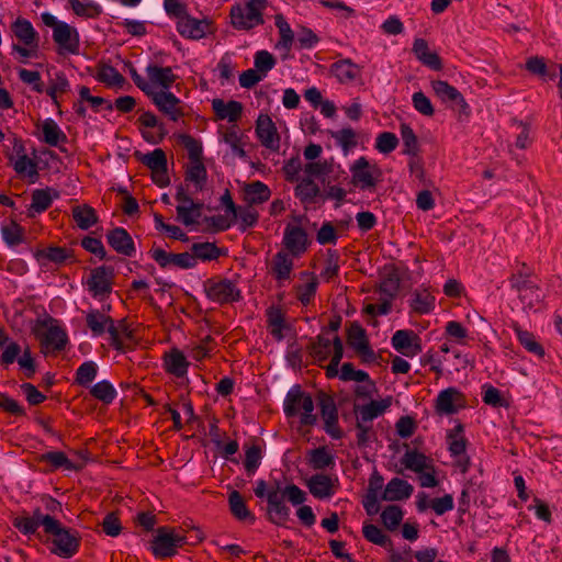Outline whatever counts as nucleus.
Masks as SVG:
<instances>
[{"label": "nucleus", "mask_w": 562, "mask_h": 562, "mask_svg": "<svg viewBox=\"0 0 562 562\" xmlns=\"http://www.w3.org/2000/svg\"><path fill=\"white\" fill-rule=\"evenodd\" d=\"M86 325L93 337L109 335L111 345L116 351L131 349L135 340L133 331L124 321L114 322L103 311L91 308L86 313Z\"/></svg>", "instance_id": "f257e3e1"}, {"label": "nucleus", "mask_w": 562, "mask_h": 562, "mask_svg": "<svg viewBox=\"0 0 562 562\" xmlns=\"http://www.w3.org/2000/svg\"><path fill=\"white\" fill-rule=\"evenodd\" d=\"M266 498L269 520L274 525L284 526L290 518V508L283 503V498H286L293 506H297L306 502L307 495L295 484H288L283 488L277 484L276 487L268 491Z\"/></svg>", "instance_id": "f03ea898"}, {"label": "nucleus", "mask_w": 562, "mask_h": 562, "mask_svg": "<svg viewBox=\"0 0 562 562\" xmlns=\"http://www.w3.org/2000/svg\"><path fill=\"white\" fill-rule=\"evenodd\" d=\"M342 353H334L333 359L326 367V375L328 378L338 376L342 381H355L358 385L355 387V394L359 398H371L376 391L374 382L370 379L369 374L363 370H357L350 362L342 363L339 369V363Z\"/></svg>", "instance_id": "7ed1b4c3"}, {"label": "nucleus", "mask_w": 562, "mask_h": 562, "mask_svg": "<svg viewBox=\"0 0 562 562\" xmlns=\"http://www.w3.org/2000/svg\"><path fill=\"white\" fill-rule=\"evenodd\" d=\"M268 7V0H245L231 8L229 16L234 29L250 31L265 23L263 12Z\"/></svg>", "instance_id": "20e7f679"}, {"label": "nucleus", "mask_w": 562, "mask_h": 562, "mask_svg": "<svg viewBox=\"0 0 562 562\" xmlns=\"http://www.w3.org/2000/svg\"><path fill=\"white\" fill-rule=\"evenodd\" d=\"M283 411L288 417L300 416V422L303 426H313L317 422L312 396L302 391L299 385H294L286 393Z\"/></svg>", "instance_id": "39448f33"}, {"label": "nucleus", "mask_w": 562, "mask_h": 562, "mask_svg": "<svg viewBox=\"0 0 562 562\" xmlns=\"http://www.w3.org/2000/svg\"><path fill=\"white\" fill-rule=\"evenodd\" d=\"M41 20L46 26L53 29V40L58 45L60 53L79 54L80 36L76 27L57 20L49 12L41 13Z\"/></svg>", "instance_id": "423d86ee"}, {"label": "nucleus", "mask_w": 562, "mask_h": 562, "mask_svg": "<svg viewBox=\"0 0 562 562\" xmlns=\"http://www.w3.org/2000/svg\"><path fill=\"white\" fill-rule=\"evenodd\" d=\"M54 526L47 531L52 539L50 552L63 559H70L79 551L81 537L77 530L66 528L54 518Z\"/></svg>", "instance_id": "0eeeda50"}, {"label": "nucleus", "mask_w": 562, "mask_h": 562, "mask_svg": "<svg viewBox=\"0 0 562 562\" xmlns=\"http://www.w3.org/2000/svg\"><path fill=\"white\" fill-rule=\"evenodd\" d=\"M186 543V537L173 528L160 527L156 531L150 550L156 558L166 559L177 554Z\"/></svg>", "instance_id": "6e6552de"}, {"label": "nucleus", "mask_w": 562, "mask_h": 562, "mask_svg": "<svg viewBox=\"0 0 562 562\" xmlns=\"http://www.w3.org/2000/svg\"><path fill=\"white\" fill-rule=\"evenodd\" d=\"M351 182L360 190H372L381 180L382 171L364 156L356 159L350 166Z\"/></svg>", "instance_id": "1a4fd4ad"}, {"label": "nucleus", "mask_w": 562, "mask_h": 562, "mask_svg": "<svg viewBox=\"0 0 562 562\" xmlns=\"http://www.w3.org/2000/svg\"><path fill=\"white\" fill-rule=\"evenodd\" d=\"M267 328L277 341H291L295 337L293 321L279 306H270L266 311Z\"/></svg>", "instance_id": "9d476101"}, {"label": "nucleus", "mask_w": 562, "mask_h": 562, "mask_svg": "<svg viewBox=\"0 0 562 562\" xmlns=\"http://www.w3.org/2000/svg\"><path fill=\"white\" fill-rule=\"evenodd\" d=\"M35 334L45 348L61 350L67 342V334L57 321L48 318L36 324Z\"/></svg>", "instance_id": "9b49d317"}, {"label": "nucleus", "mask_w": 562, "mask_h": 562, "mask_svg": "<svg viewBox=\"0 0 562 562\" xmlns=\"http://www.w3.org/2000/svg\"><path fill=\"white\" fill-rule=\"evenodd\" d=\"M203 286L207 299L218 304L235 302L240 297L236 283L229 279H209Z\"/></svg>", "instance_id": "f8f14e48"}, {"label": "nucleus", "mask_w": 562, "mask_h": 562, "mask_svg": "<svg viewBox=\"0 0 562 562\" xmlns=\"http://www.w3.org/2000/svg\"><path fill=\"white\" fill-rule=\"evenodd\" d=\"M113 269L101 266L91 270L86 281L89 293L100 301H103L112 292Z\"/></svg>", "instance_id": "ddd939ff"}, {"label": "nucleus", "mask_w": 562, "mask_h": 562, "mask_svg": "<svg viewBox=\"0 0 562 562\" xmlns=\"http://www.w3.org/2000/svg\"><path fill=\"white\" fill-rule=\"evenodd\" d=\"M12 524L24 536H33L41 526L45 533L50 531V527L54 526V517L44 514L41 508H36L31 516L21 515L14 517Z\"/></svg>", "instance_id": "4468645a"}, {"label": "nucleus", "mask_w": 562, "mask_h": 562, "mask_svg": "<svg viewBox=\"0 0 562 562\" xmlns=\"http://www.w3.org/2000/svg\"><path fill=\"white\" fill-rule=\"evenodd\" d=\"M311 241L306 231L293 224H288L283 231L282 245L285 252L300 258L308 249Z\"/></svg>", "instance_id": "2eb2a0df"}, {"label": "nucleus", "mask_w": 562, "mask_h": 562, "mask_svg": "<svg viewBox=\"0 0 562 562\" xmlns=\"http://www.w3.org/2000/svg\"><path fill=\"white\" fill-rule=\"evenodd\" d=\"M8 159L18 175L29 177L32 180L38 176L37 164L26 155L25 146L21 139L14 138L13 150L8 155Z\"/></svg>", "instance_id": "dca6fc26"}, {"label": "nucleus", "mask_w": 562, "mask_h": 562, "mask_svg": "<svg viewBox=\"0 0 562 562\" xmlns=\"http://www.w3.org/2000/svg\"><path fill=\"white\" fill-rule=\"evenodd\" d=\"M318 405L324 420V430L333 439H340L342 431L338 425V409L334 397L326 393H321L318 395Z\"/></svg>", "instance_id": "f3484780"}, {"label": "nucleus", "mask_w": 562, "mask_h": 562, "mask_svg": "<svg viewBox=\"0 0 562 562\" xmlns=\"http://www.w3.org/2000/svg\"><path fill=\"white\" fill-rule=\"evenodd\" d=\"M431 88L436 95L448 106L462 114H469L470 108L461 92L443 80H435Z\"/></svg>", "instance_id": "a211bd4d"}, {"label": "nucleus", "mask_w": 562, "mask_h": 562, "mask_svg": "<svg viewBox=\"0 0 562 562\" xmlns=\"http://www.w3.org/2000/svg\"><path fill=\"white\" fill-rule=\"evenodd\" d=\"M175 198L179 202L176 209L178 221L186 226L195 224L201 215L202 204L194 202L182 186L178 188Z\"/></svg>", "instance_id": "6ab92c4d"}, {"label": "nucleus", "mask_w": 562, "mask_h": 562, "mask_svg": "<svg viewBox=\"0 0 562 562\" xmlns=\"http://www.w3.org/2000/svg\"><path fill=\"white\" fill-rule=\"evenodd\" d=\"M145 72L147 75V83H149V93H145L146 95H151L153 93H157L159 90H170L173 83L177 80V76L173 74L171 67H160L155 64L147 65Z\"/></svg>", "instance_id": "aec40b11"}, {"label": "nucleus", "mask_w": 562, "mask_h": 562, "mask_svg": "<svg viewBox=\"0 0 562 562\" xmlns=\"http://www.w3.org/2000/svg\"><path fill=\"white\" fill-rule=\"evenodd\" d=\"M256 136L260 144L277 153L280 149V135L277 131L276 124L267 114H260L256 121Z\"/></svg>", "instance_id": "412c9836"}, {"label": "nucleus", "mask_w": 562, "mask_h": 562, "mask_svg": "<svg viewBox=\"0 0 562 562\" xmlns=\"http://www.w3.org/2000/svg\"><path fill=\"white\" fill-rule=\"evenodd\" d=\"M147 97L170 121L177 122L183 115V111L180 108L181 100L170 90H159L157 93Z\"/></svg>", "instance_id": "4be33fe9"}, {"label": "nucleus", "mask_w": 562, "mask_h": 562, "mask_svg": "<svg viewBox=\"0 0 562 562\" xmlns=\"http://www.w3.org/2000/svg\"><path fill=\"white\" fill-rule=\"evenodd\" d=\"M150 257L164 269L176 267L179 269H192L195 261L190 252L172 254L161 248H153L149 251Z\"/></svg>", "instance_id": "5701e85b"}, {"label": "nucleus", "mask_w": 562, "mask_h": 562, "mask_svg": "<svg viewBox=\"0 0 562 562\" xmlns=\"http://www.w3.org/2000/svg\"><path fill=\"white\" fill-rule=\"evenodd\" d=\"M467 438L464 436V427L457 424L452 429L447 432V445L450 454L458 459V464L467 471L469 465V458L467 457Z\"/></svg>", "instance_id": "b1692460"}, {"label": "nucleus", "mask_w": 562, "mask_h": 562, "mask_svg": "<svg viewBox=\"0 0 562 562\" xmlns=\"http://www.w3.org/2000/svg\"><path fill=\"white\" fill-rule=\"evenodd\" d=\"M177 31L183 37L201 40L212 32V24L207 19H196L186 14L177 22Z\"/></svg>", "instance_id": "393cba45"}, {"label": "nucleus", "mask_w": 562, "mask_h": 562, "mask_svg": "<svg viewBox=\"0 0 562 562\" xmlns=\"http://www.w3.org/2000/svg\"><path fill=\"white\" fill-rule=\"evenodd\" d=\"M464 406L462 393L456 387H448L439 392L436 398V412L439 415H453Z\"/></svg>", "instance_id": "a878e982"}, {"label": "nucleus", "mask_w": 562, "mask_h": 562, "mask_svg": "<svg viewBox=\"0 0 562 562\" xmlns=\"http://www.w3.org/2000/svg\"><path fill=\"white\" fill-rule=\"evenodd\" d=\"M294 258V256L285 252V250H280L273 256L269 270L278 283L282 284L291 279Z\"/></svg>", "instance_id": "bb28decb"}, {"label": "nucleus", "mask_w": 562, "mask_h": 562, "mask_svg": "<svg viewBox=\"0 0 562 562\" xmlns=\"http://www.w3.org/2000/svg\"><path fill=\"white\" fill-rule=\"evenodd\" d=\"M108 244L119 254L132 257L135 255V245L128 232L123 227H115L106 234Z\"/></svg>", "instance_id": "cd10ccee"}, {"label": "nucleus", "mask_w": 562, "mask_h": 562, "mask_svg": "<svg viewBox=\"0 0 562 562\" xmlns=\"http://www.w3.org/2000/svg\"><path fill=\"white\" fill-rule=\"evenodd\" d=\"M11 30L21 44L27 47H38V33L29 20L24 18H18L11 24Z\"/></svg>", "instance_id": "c85d7f7f"}, {"label": "nucleus", "mask_w": 562, "mask_h": 562, "mask_svg": "<svg viewBox=\"0 0 562 562\" xmlns=\"http://www.w3.org/2000/svg\"><path fill=\"white\" fill-rule=\"evenodd\" d=\"M414 492V487L406 480L400 477H393L385 485L382 499L386 502H398L411 497Z\"/></svg>", "instance_id": "c756f323"}, {"label": "nucleus", "mask_w": 562, "mask_h": 562, "mask_svg": "<svg viewBox=\"0 0 562 562\" xmlns=\"http://www.w3.org/2000/svg\"><path fill=\"white\" fill-rule=\"evenodd\" d=\"M392 347L397 350L420 351L422 338L412 329L396 330L391 338Z\"/></svg>", "instance_id": "7c9ffc66"}, {"label": "nucleus", "mask_w": 562, "mask_h": 562, "mask_svg": "<svg viewBox=\"0 0 562 562\" xmlns=\"http://www.w3.org/2000/svg\"><path fill=\"white\" fill-rule=\"evenodd\" d=\"M409 306L416 314H429L435 310L436 299L427 288H417L412 292Z\"/></svg>", "instance_id": "2f4dec72"}, {"label": "nucleus", "mask_w": 562, "mask_h": 562, "mask_svg": "<svg viewBox=\"0 0 562 562\" xmlns=\"http://www.w3.org/2000/svg\"><path fill=\"white\" fill-rule=\"evenodd\" d=\"M212 109L218 120H227L231 123L237 122L243 113V104L235 100L225 102L222 99H213Z\"/></svg>", "instance_id": "473e14b6"}, {"label": "nucleus", "mask_w": 562, "mask_h": 562, "mask_svg": "<svg viewBox=\"0 0 562 562\" xmlns=\"http://www.w3.org/2000/svg\"><path fill=\"white\" fill-rule=\"evenodd\" d=\"M190 254L194 256L193 259L196 266L199 260L203 262L217 260L221 256H224L226 251L217 247L214 243L200 241L192 244Z\"/></svg>", "instance_id": "72a5a7b5"}, {"label": "nucleus", "mask_w": 562, "mask_h": 562, "mask_svg": "<svg viewBox=\"0 0 562 562\" xmlns=\"http://www.w3.org/2000/svg\"><path fill=\"white\" fill-rule=\"evenodd\" d=\"M331 72L340 83H350L361 74L360 67L351 59H340L331 65Z\"/></svg>", "instance_id": "f704fd0d"}, {"label": "nucleus", "mask_w": 562, "mask_h": 562, "mask_svg": "<svg viewBox=\"0 0 562 562\" xmlns=\"http://www.w3.org/2000/svg\"><path fill=\"white\" fill-rule=\"evenodd\" d=\"M391 406V398H383L380 401H371L366 405H356L355 412L357 414V418L362 422H372L373 419L381 416L389 407Z\"/></svg>", "instance_id": "c9c22d12"}, {"label": "nucleus", "mask_w": 562, "mask_h": 562, "mask_svg": "<svg viewBox=\"0 0 562 562\" xmlns=\"http://www.w3.org/2000/svg\"><path fill=\"white\" fill-rule=\"evenodd\" d=\"M72 218L78 228L88 231L99 222L95 210L89 204L75 205L71 209Z\"/></svg>", "instance_id": "e433bc0d"}, {"label": "nucleus", "mask_w": 562, "mask_h": 562, "mask_svg": "<svg viewBox=\"0 0 562 562\" xmlns=\"http://www.w3.org/2000/svg\"><path fill=\"white\" fill-rule=\"evenodd\" d=\"M228 504L232 515L239 521L254 524L255 515L248 509L246 502L238 491H232L228 495Z\"/></svg>", "instance_id": "4c0bfd02"}, {"label": "nucleus", "mask_w": 562, "mask_h": 562, "mask_svg": "<svg viewBox=\"0 0 562 562\" xmlns=\"http://www.w3.org/2000/svg\"><path fill=\"white\" fill-rule=\"evenodd\" d=\"M80 458L81 461L79 463H75L61 451H49L41 457L42 461L50 463L53 468H64L69 471H78L82 469L87 462V457L83 453H80Z\"/></svg>", "instance_id": "58836bf2"}, {"label": "nucleus", "mask_w": 562, "mask_h": 562, "mask_svg": "<svg viewBox=\"0 0 562 562\" xmlns=\"http://www.w3.org/2000/svg\"><path fill=\"white\" fill-rule=\"evenodd\" d=\"M162 360V366L167 373L179 379L187 375L190 362L184 357V353H165Z\"/></svg>", "instance_id": "ea45409f"}, {"label": "nucleus", "mask_w": 562, "mask_h": 562, "mask_svg": "<svg viewBox=\"0 0 562 562\" xmlns=\"http://www.w3.org/2000/svg\"><path fill=\"white\" fill-rule=\"evenodd\" d=\"M59 196L58 192L50 189H36L32 193L30 212L41 214L45 212L53 203L54 199Z\"/></svg>", "instance_id": "a19ab883"}, {"label": "nucleus", "mask_w": 562, "mask_h": 562, "mask_svg": "<svg viewBox=\"0 0 562 562\" xmlns=\"http://www.w3.org/2000/svg\"><path fill=\"white\" fill-rule=\"evenodd\" d=\"M271 191L261 181H254L244 189V200L249 204H261L270 199Z\"/></svg>", "instance_id": "79ce46f5"}, {"label": "nucleus", "mask_w": 562, "mask_h": 562, "mask_svg": "<svg viewBox=\"0 0 562 562\" xmlns=\"http://www.w3.org/2000/svg\"><path fill=\"white\" fill-rule=\"evenodd\" d=\"M207 179L206 168L202 160L190 161L186 170L184 180L188 183L193 184L195 192L202 191L205 187Z\"/></svg>", "instance_id": "37998d69"}, {"label": "nucleus", "mask_w": 562, "mask_h": 562, "mask_svg": "<svg viewBox=\"0 0 562 562\" xmlns=\"http://www.w3.org/2000/svg\"><path fill=\"white\" fill-rule=\"evenodd\" d=\"M35 258L42 266H46L47 262L63 265L68 258H70V252L64 247L53 246L37 250L35 252Z\"/></svg>", "instance_id": "c03bdc74"}, {"label": "nucleus", "mask_w": 562, "mask_h": 562, "mask_svg": "<svg viewBox=\"0 0 562 562\" xmlns=\"http://www.w3.org/2000/svg\"><path fill=\"white\" fill-rule=\"evenodd\" d=\"M307 486L311 494L319 499L328 498L334 494L331 480L324 474L313 475L310 479Z\"/></svg>", "instance_id": "a18cd8bd"}, {"label": "nucleus", "mask_w": 562, "mask_h": 562, "mask_svg": "<svg viewBox=\"0 0 562 562\" xmlns=\"http://www.w3.org/2000/svg\"><path fill=\"white\" fill-rule=\"evenodd\" d=\"M347 341L355 351H370L366 330L358 323H352L348 327Z\"/></svg>", "instance_id": "49530a36"}, {"label": "nucleus", "mask_w": 562, "mask_h": 562, "mask_svg": "<svg viewBox=\"0 0 562 562\" xmlns=\"http://www.w3.org/2000/svg\"><path fill=\"white\" fill-rule=\"evenodd\" d=\"M69 81L63 71H56L53 77L49 78L48 87L44 92L50 97L53 103L59 108L58 94L66 92L69 89Z\"/></svg>", "instance_id": "de8ad7c7"}, {"label": "nucleus", "mask_w": 562, "mask_h": 562, "mask_svg": "<svg viewBox=\"0 0 562 562\" xmlns=\"http://www.w3.org/2000/svg\"><path fill=\"white\" fill-rule=\"evenodd\" d=\"M97 79L105 86L114 89H123L127 85L126 79L112 66L103 65L100 67Z\"/></svg>", "instance_id": "09e8293b"}, {"label": "nucleus", "mask_w": 562, "mask_h": 562, "mask_svg": "<svg viewBox=\"0 0 562 562\" xmlns=\"http://www.w3.org/2000/svg\"><path fill=\"white\" fill-rule=\"evenodd\" d=\"M402 464L416 473L431 468L430 459L416 450H407L402 458Z\"/></svg>", "instance_id": "8fccbe9b"}, {"label": "nucleus", "mask_w": 562, "mask_h": 562, "mask_svg": "<svg viewBox=\"0 0 562 562\" xmlns=\"http://www.w3.org/2000/svg\"><path fill=\"white\" fill-rule=\"evenodd\" d=\"M44 142L49 146H57L66 140L65 133L53 119H46L42 125Z\"/></svg>", "instance_id": "3c124183"}, {"label": "nucleus", "mask_w": 562, "mask_h": 562, "mask_svg": "<svg viewBox=\"0 0 562 562\" xmlns=\"http://www.w3.org/2000/svg\"><path fill=\"white\" fill-rule=\"evenodd\" d=\"M329 135L336 140L337 145L344 150L345 154L355 148L358 144L357 134L351 127L330 131Z\"/></svg>", "instance_id": "603ef678"}, {"label": "nucleus", "mask_w": 562, "mask_h": 562, "mask_svg": "<svg viewBox=\"0 0 562 562\" xmlns=\"http://www.w3.org/2000/svg\"><path fill=\"white\" fill-rule=\"evenodd\" d=\"M403 518L404 512L397 505H389L381 513L382 524L390 531L396 530Z\"/></svg>", "instance_id": "864d4df0"}, {"label": "nucleus", "mask_w": 562, "mask_h": 562, "mask_svg": "<svg viewBox=\"0 0 562 562\" xmlns=\"http://www.w3.org/2000/svg\"><path fill=\"white\" fill-rule=\"evenodd\" d=\"M76 15L82 18H97L101 8L92 0H67Z\"/></svg>", "instance_id": "5fc2aeb1"}, {"label": "nucleus", "mask_w": 562, "mask_h": 562, "mask_svg": "<svg viewBox=\"0 0 562 562\" xmlns=\"http://www.w3.org/2000/svg\"><path fill=\"white\" fill-rule=\"evenodd\" d=\"M276 26L278 27L280 34V40L277 44V47L283 48L284 50H290L294 40V33L282 14L276 15Z\"/></svg>", "instance_id": "6e6d98bb"}, {"label": "nucleus", "mask_w": 562, "mask_h": 562, "mask_svg": "<svg viewBox=\"0 0 562 562\" xmlns=\"http://www.w3.org/2000/svg\"><path fill=\"white\" fill-rule=\"evenodd\" d=\"M301 276L311 278L310 281L306 282L305 284L297 286V299L303 305L306 306L312 302V300L315 296L318 286V280L316 276H314L313 273L302 272Z\"/></svg>", "instance_id": "4d7b16f0"}, {"label": "nucleus", "mask_w": 562, "mask_h": 562, "mask_svg": "<svg viewBox=\"0 0 562 562\" xmlns=\"http://www.w3.org/2000/svg\"><path fill=\"white\" fill-rule=\"evenodd\" d=\"M90 393L94 398L101 401L104 404H111L117 395L114 386L106 380H102L95 383L91 387Z\"/></svg>", "instance_id": "13d9d810"}, {"label": "nucleus", "mask_w": 562, "mask_h": 562, "mask_svg": "<svg viewBox=\"0 0 562 562\" xmlns=\"http://www.w3.org/2000/svg\"><path fill=\"white\" fill-rule=\"evenodd\" d=\"M319 194V187L312 179H303L295 188V196L303 203H312Z\"/></svg>", "instance_id": "bf43d9fd"}, {"label": "nucleus", "mask_w": 562, "mask_h": 562, "mask_svg": "<svg viewBox=\"0 0 562 562\" xmlns=\"http://www.w3.org/2000/svg\"><path fill=\"white\" fill-rule=\"evenodd\" d=\"M243 136L237 126L233 125L226 130L223 135V140L231 147L232 151L240 157H246V151L243 147Z\"/></svg>", "instance_id": "052dcab7"}, {"label": "nucleus", "mask_w": 562, "mask_h": 562, "mask_svg": "<svg viewBox=\"0 0 562 562\" xmlns=\"http://www.w3.org/2000/svg\"><path fill=\"white\" fill-rule=\"evenodd\" d=\"M259 214L255 211L251 205L241 207L239 206L236 213L233 215L234 221L239 220V229L241 232L254 227L258 222Z\"/></svg>", "instance_id": "680f3d73"}, {"label": "nucleus", "mask_w": 562, "mask_h": 562, "mask_svg": "<svg viewBox=\"0 0 562 562\" xmlns=\"http://www.w3.org/2000/svg\"><path fill=\"white\" fill-rule=\"evenodd\" d=\"M400 132L404 145L403 153L405 155L415 156L418 153V139L415 132L406 123L401 124Z\"/></svg>", "instance_id": "e2e57ef3"}, {"label": "nucleus", "mask_w": 562, "mask_h": 562, "mask_svg": "<svg viewBox=\"0 0 562 562\" xmlns=\"http://www.w3.org/2000/svg\"><path fill=\"white\" fill-rule=\"evenodd\" d=\"M276 64H277V60H276L274 56L266 49L258 50L255 54V57H254L255 69L260 75H262L263 78H266L268 72L274 68Z\"/></svg>", "instance_id": "0e129e2a"}, {"label": "nucleus", "mask_w": 562, "mask_h": 562, "mask_svg": "<svg viewBox=\"0 0 562 562\" xmlns=\"http://www.w3.org/2000/svg\"><path fill=\"white\" fill-rule=\"evenodd\" d=\"M98 373V366L93 361L83 362L76 372V382L81 386H90Z\"/></svg>", "instance_id": "69168bd1"}, {"label": "nucleus", "mask_w": 562, "mask_h": 562, "mask_svg": "<svg viewBox=\"0 0 562 562\" xmlns=\"http://www.w3.org/2000/svg\"><path fill=\"white\" fill-rule=\"evenodd\" d=\"M140 161L148 167L151 172L158 169H167L166 154L160 148H156L153 151L143 155Z\"/></svg>", "instance_id": "338daca9"}, {"label": "nucleus", "mask_w": 562, "mask_h": 562, "mask_svg": "<svg viewBox=\"0 0 562 562\" xmlns=\"http://www.w3.org/2000/svg\"><path fill=\"white\" fill-rule=\"evenodd\" d=\"M333 171V165L327 160H317L307 162L304 166V173L311 178H324Z\"/></svg>", "instance_id": "774afa93"}]
</instances>
